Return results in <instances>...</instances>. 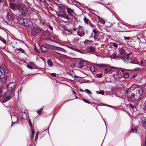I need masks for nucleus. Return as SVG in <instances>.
<instances>
[{
	"label": "nucleus",
	"mask_w": 146,
	"mask_h": 146,
	"mask_svg": "<svg viewBox=\"0 0 146 146\" xmlns=\"http://www.w3.org/2000/svg\"><path fill=\"white\" fill-rule=\"evenodd\" d=\"M143 90L137 86L134 85L126 91L127 98L133 102L141 99L143 97Z\"/></svg>",
	"instance_id": "obj_1"
},
{
	"label": "nucleus",
	"mask_w": 146,
	"mask_h": 146,
	"mask_svg": "<svg viewBox=\"0 0 146 146\" xmlns=\"http://www.w3.org/2000/svg\"><path fill=\"white\" fill-rule=\"evenodd\" d=\"M16 83L15 82H10L7 85V92L4 94L1 102L4 103L9 100L12 98V94L16 86Z\"/></svg>",
	"instance_id": "obj_2"
},
{
	"label": "nucleus",
	"mask_w": 146,
	"mask_h": 146,
	"mask_svg": "<svg viewBox=\"0 0 146 146\" xmlns=\"http://www.w3.org/2000/svg\"><path fill=\"white\" fill-rule=\"evenodd\" d=\"M27 6L26 5L23 4H21L18 5L17 10L19 12L22 14L24 13L26 11Z\"/></svg>",
	"instance_id": "obj_3"
},
{
	"label": "nucleus",
	"mask_w": 146,
	"mask_h": 146,
	"mask_svg": "<svg viewBox=\"0 0 146 146\" xmlns=\"http://www.w3.org/2000/svg\"><path fill=\"white\" fill-rule=\"evenodd\" d=\"M31 34L33 35H35L38 33L43 31V30L39 28L31 27Z\"/></svg>",
	"instance_id": "obj_4"
},
{
	"label": "nucleus",
	"mask_w": 146,
	"mask_h": 146,
	"mask_svg": "<svg viewBox=\"0 0 146 146\" xmlns=\"http://www.w3.org/2000/svg\"><path fill=\"white\" fill-rule=\"evenodd\" d=\"M32 23V22L30 20L25 19L23 25L28 27L30 26L31 25Z\"/></svg>",
	"instance_id": "obj_5"
},
{
	"label": "nucleus",
	"mask_w": 146,
	"mask_h": 146,
	"mask_svg": "<svg viewBox=\"0 0 146 146\" xmlns=\"http://www.w3.org/2000/svg\"><path fill=\"white\" fill-rule=\"evenodd\" d=\"M18 5L14 3H10L9 6L12 9L15 11L17 10Z\"/></svg>",
	"instance_id": "obj_6"
},
{
	"label": "nucleus",
	"mask_w": 146,
	"mask_h": 146,
	"mask_svg": "<svg viewBox=\"0 0 146 146\" xmlns=\"http://www.w3.org/2000/svg\"><path fill=\"white\" fill-rule=\"evenodd\" d=\"M7 70H4L3 69H1L0 70V77L3 78L7 73Z\"/></svg>",
	"instance_id": "obj_7"
},
{
	"label": "nucleus",
	"mask_w": 146,
	"mask_h": 146,
	"mask_svg": "<svg viewBox=\"0 0 146 146\" xmlns=\"http://www.w3.org/2000/svg\"><path fill=\"white\" fill-rule=\"evenodd\" d=\"M40 49L42 52H44L47 51L48 49L46 46L42 45L40 47Z\"/></svg>",
	"instance_id": "obj_8"
},
{
	"label": "nucleus",
	"mask_w": 146,
	"mask_h": 146,
	"mask_svg": "<svg viewBox=\"0 0 146 146\" xmlns=\"http://www.w3.org/2000/svg\"><path fill=\"white\" fill-rule=\"evenodd\" d=\"M77 34L78 36L82 37L84 35L85 33L84 31H77Z\"/></svg>",
	"instance_id": "obj_9"
},
{
	"label": "nucleus",
	"mask_w": 146,
	"mask_h": 146,
	"mask_svg": "<svg viewBox=\"0 0 146 146\" xmlns=\"http://www.w3.org/2000/svg\"><path fill=\"white\" fill-rule=\"evenodd\" d=\"M58 16L59 17H62L67 19H69V17L67 15L66 13H64L63 14H60Z\"/></svg>",
	"instance_id": "obj_10"
},
{
	"label": "nucleus",
	"mask_w": 146,
	"mask_h": 146,
	"mask_svg": "<svg viewBox=\"0 0 146 146\" xmlns=\"http://www.w3.org/2000/svg\"><path fill=\"white\" fill-rule=\"evenodd\" d=\"M66 9L67 13L70 15L72 16L73 15L72 13L74 12V11L71 8H67Z\"/></svg>",
	"instance_id": "obj_11"
},
{
	"label": "nucleus",
	"mask_w": 146,
	"mask_h": 146,
	"mask_svg": "<svg viewBox=\"0 0 146 146\" xmlns=\"http://www.w3.org/2000/svg\"><path fill=\"white\" fill-rule=\"evenodd\" d=\"M95 51L94 48L92 47H90L87 49V52H94Z\"/></svg>",
	"instance_id": "obj_12"
},
{
	"label": "nucleus",
	"mask_w": 146,
	"mask_h": 146,
	"mask_svg": "<svg viewBox=\"0 0 146 146\" xmlns=\"http://www.w3.org/2000/svg\"><path fill=\"white\" fill-rule=\"evenodd\" d=\"M94 65L99 67H103L104 66L108 67L109 65L107 64H94Z\"/></svg>",
	"instance_id": "obj_13"
},
{
	"label": "nucleus",
	"mask_w": 146,
	"mask_h": 146,
	"mask_svg": "<svg viewBox=\"0 0 146 146\" xmlns=\"http://www.w3.org/2000/svg\"><path fill=\"white\" fill-rule=\"evenodd\" d=\"M120 58L125 63H128L129 62V59H128L124 57H122Z\"/></svg>",
	"instance_id": "obj_14"
},
{
	"label": "nucleus",
	"mask_w": 146,
	"mask_h": 146,
	"mask_svg": "<svg viewBox=\"0 0 146 146\" xmlns=\"http://www.w3.org/2000/svg\"><path fill=\"white\" fill-rule=\"evenodd\" d=\"M25 19L21 18L19 19V24L21 25H23L24 23L25 22Z\"/></svg>",
	"instance_id": "obj_15"
},
{
	"label": "nucleus",
	"mask_w": 146,
	"mask_h": 146,
	"mask_svg": "<svg viewBox=\"0 0 146 146\" xmlns=\"http://www.w3.org/2000/svg\"><path fill=\"white\" fill-rule=\"evenodd\" d=\"M83 20L85 24H86L87 25H88L89 20L88 19L86 18L85 16H84V18L83 19Z\"/></svg>",
	"instance_id": "obj_16"
},
{
	"label": "nucleus",
	"mask_w": 146,
	"mask_h": 146,
	"mask_svg": "<svg viewBox=\"0 0 146 146\" xmlns=\"http://www.w3.org/2000/svg\"><path fill=\"white\" fill-rule=\"evenodd\" d=\"M90 69L92 72H94L95 71V68L93 65H90Z\"/></svg>",
	"instance_id": "obj_17"
},
{
	"label": "nucleus",
	"mask_w": 146,
	"mask_h": 146,
	"mask_svg": "<svg viewBox=\"0 0 146 146\" xmlns=\"http://www.w3.org/2000/svg\"><path fill=\"white\" fill-rule=\"evenodd\" d=\"M120 54L122 55H125V50L123 48H121L119 50Z\"/></svg>",
	"instance_id": "obj_18"
},
{
	"label": "nucleus",
	"mask_w": 146,
	"mask_h": 146,
	"mask_svg": "<svg viewBox=\"0 0 146 146\" xmlns=\"http://www.w3.org/2000/svg\"><path fill=\"white\" fill-rule=\"evenodd\" d=\"M65 9V7L64 6H59L58 7V9L59 11L61 12H64L63 10Z\"/></svg>",
	"instance_id": "obj_19"
},
{
	"label": "nucleus",
	"mask_w": 146,
	"mask_h": 146,
	"mask_svg": "<svg viewBox=\"0 0 146 146\" xmlns=\"http://www.w3.org/2000/svg\"><path fill=\"white\" fill-rule=\"evenodd\" d=\"M131 131L133 133H136L137 131L136 128L132 127L131 129V131H130V132L131 133Z\"/></svg>",
	"instance_id": "obj_20"
},
{
	"label": "nucleus",
	"mask_w": 146,
	"mask_h": 146,
	"mask_svg": "<svg viewBox=\"0 0 146 146\" xmlns=\"http://www.w3.org/2000/svg\"><path fill=\"white\" fill-rule=\"evenodd\" d=\"M47 63L49 66H52L53 65V64L52 61L50 59L48 60Z\"/></svg>",
	"instance_id": "obj_21"
},
{
	"label": "nucleus",
	"mask_w": 146,
	"mask_h": 146,
	"mask_svg": "<svg viewBox=\"0 0 146 146\" xmlns=\"http://www.w3.org/2000/svg\"><path fill=\"white\" fill-rule=\"evenodd\" d=\"M32 131V134L30 137V139L31 140H33L34 137L35 131L33 130H31Z\"/></svg>",
	"instance_id": "obj_22"
},
{
	"label": "nucleus",
	"mask_w": 146,
	"mask_h": 146,
	"mask_svg": "<svg viewBox=\"0 0 146 146\" xmlns=\"http://www.w3.org/2000/svg\"><path fill=\"white\" fill-rule=\"evenodd\" d=\"M17 50L20 51L21 52L23 53H25V50L22 48H17L16 49Z\"/></svg>",
	"instance_id": "obj_23"
},
{
	"label": "nucleus",
	"mask_w": 146,
	"mask_h": 146,
	"mask_svg": "<svg viewBox=\"0 0 146 146\" xmlns=\"http://www.w3.org/2000/svg\"><path fill=\"white\" fill-rule=\"evenodd\" d=\"M0 40L3 42V43L6 44V41L2 37L0 36Z\"/></svg>",
	"instance_id": "obj_24"
},
{
	"label": "nucleus",
	"mask_w": 146,
	"mask_h": 146,
	"mask_svg": "<svg viewBox=\"0 0 146 146\" xmlns=\"http://www.w3.org/2000/svg\"><path fill=\"white\" fill-rule=\"evenodd\" d=\"M78 31H84V29L83 28V27L82 26H79L78 27Z\"/></svg>",
	"instance_id": "obj_25"
},
{
	"label": "nucleus",
	"mask_w": 146,
	"mask_h": 146,
	"mask_svg": "<svg viewBox=\"0 0 146 146\" xmlns=\"http://www.w3.org/2000/svg\"><path fill=\"white\" fill-rule=\"evenodd\" d=\"M129 75L128 73H124L123 75V78H127L129 77Z\"/></svg>",
	"instance_id": "obj_26"
},
{
	"label": "nucleus",
	"mask_w": 146,
	"mask_h": 146,
	"mask_svg": "<svg viewBox=\"0 0 146 146\" xmlns=\"http://www.w3.org/2000/svg\"><path fill=\"white\" fill-rule=\"evenodd\" d=\"M130 63L134 64H138V62L135 60H131L129 62Z\"/></svg>",
	"instance_id": "obj_27"
},
{
	"label": "nucleus",
	"mask_w": 146,
	"mask_h": 146,
	"mask_svg": "<svg viewBox=\"0 0 146 146\" xmlns=\"http://www.w3.org/2000/svg\"><path fill=\"white\" fill-rule=\"evenodd\" d=\"M96 93L97 94H102V95H104V92L103 90H100L99 91H97Z\"/></svg>",
	"instance_id": "obj_28"
},
{
	"label": "nucleus",
	"mask_w": 146,
	"mask_h": 146,
	"mask_svg": "<svg viewBox=\"0 0 146 146\" xmlns=\"http://www.w3.org/2000/svg\"><path fill=\"white\" fill-rule=\"evenodd\" d=\"M57 50H60L62 51H64L65 50L64 49L58 47H57Z\"/></svg>",
	"instance_id": "obj_29"
},
{
	"label": "nucleus",
	"mask_w": 146,
	"mask_h": 146,
	"mask_svg": "<svg viewBox=\"0 0 146 146\" xmlns=\"http://www.w3.org/2000/svg\"><path fill=\"white\" fill-rule=\"evenodd\" d=\"M79 65L81 67H82L83 66V63L82 61H80L79 62Z\"/></svg>",
	"instance_id": "obj_30"
},
{
	"label": "nucleus",
	"mask_w": 146,
	"mask_h": 146,
	"mask_svg": "<svg viewBox=\"0 0 146 146\" xmlns=\"http://www.w3.org/2000/svg\"><path fill=\"white\" fill-rule=\"evenodd\" d=\"M96 75V76L98 78H101L102 77V73H100L98 74H97Z\"/></svg>",
	"instance_id": "obj_31"
},
{
	"label": "nucleus",
	"mask_w": 146,
	"mask_h": 146,
	"mask_svg": "<svg viewBox=\"0 0 146 146\" xmlns=\"http://www.w3.org/2000/svg\"><path fill=\"white\" fill-rule=\"evenodd\" d=\"M109 72V70L108 68H107L105 69L104 70V74H107Z\"/></svg>",
	"instance_id": "obj_32"
},
{
	"label": "nucleus",
	"mask_w": 146,
	"mask_h": 146,
	"mask_svg": "<svg viewBox=\"0 0 146 146\" xmlns=\"http://www.w3.org/2000/svg\"><path fill=\"white\" fill-rule=\"evenodd\" d=\"M87 9H88V11L90 13H93L95 15V14L93 13H92V12H91V11H95V10H93L92 9H90V8H87Z\"/></svg>",
	"instance_id": "obj_33"
},
{
	"label": "nucleus",
	"mask_w": 146,
	"mask_h": 146,
	"mask_svg": "<svg viewBox=\"0 0 146 146\" xmlns=\"http://www.w3.org/2000/svg\"><path fill=\"white\" fill-rule=\"evenodd\" d=\"M1 94H2L1 89V88H0V98L1 99V98H2V99L1 100V102H1V101H2V100L3 99V97H1Z\"/></svg>",
	"instance_id": "obj_34"
},
{
	"label": "nucleus",
	"mask_w": 146,
	"mask_h": 146,
	"mask_svg": "<svg viewBox=\"0 0 146 146\" xmlns=\"http://www.w3.org/2000/svg\"><path fill=\"white\" fill-rule=\"evenodd\" d=\"M112 45L114 46L115 47L117 48V47L118 46L117 44L115 43H112Z\"/></svg>",
	"instance_id": "obj_35"
},
{
	"label": "nucleus",
	"mask_w": 146,
	"mask_h": 146,
	"mask_svg": "<svg viewBox=\"0 0 146 146\" xmlns=\"http://www.w3.org/2000/svg\"><path fill=\"white\" fill-rule=\"evenodd\" d=\"M27 68H29L31 69H33V67L30 65H27Z\"/></svg>",
	"instance_id": "obj_36"
},
{
	"label": "nucleus",
	"mask_w": 146,
	"mask_h": 146,
	"mask_svg": "<svg viewBox=\"0 0 146 146\" xmlns=\"http://www.w3.org/2000/svg\"><path fill=\"white\" fill-rule=\"evenodd\" d=\"M123 37L124 38L125 40H129L131 38V37H128H128H126V36H123Z\"/></svg>",
	"instance_id": "obj_37"
},
{
	"label": "nucleus",
	"mask_w": 146,
	"mask_h": 146,
	"mask_svg": "<svg viewBox=\"0 0 146 146\" xmlns=\"http://www.w3.org/2000/svg\"><path fill=\"white\" fill-rule=\"evenodd\" d=\"M72 49L74 50L75 51H76L81 53H83V52L81 51L78 50L74 48H72Z\"/></svg>",
	"instance_id": "obj_38"
},
{
	"label": "nucleus",
	"mask_w": 146,
	"mask_h": 146,
	"mask_svg": "<svg viewBox=\"0 0 146 146\" xmlns=\"http://www.w3.org/2000/svg\"><path fill=\"white\" fill-rule=\"evenodd\" d=\"M142 124L144 123H146V118L143 119L142 121Z\"/></svg>",
	"instance_id": "obj_39"
},
{
	"label": "nucleus",
	"mask_w": 146,
	"mask_h": 146,
	"mask_svg": "<svg viewBox=\"0 0 146 146\" xmlns=\"http://www.w3.org/2000/svg\"><path fill=\"white\" fill-rule=\"evenodd\" d=\"M85 91H86L87 92L89 93V94H91V92L89 90L86 89H85Z\"/></svg>",
	"instance_id": "obj_40"
},
{
	"label": "nucleus",
	"mask_w": 146,
	"mask_h": 146,
	"mask_svg": "<svg viewBox=\"0 0 146 146\" xmlns=\"http://www.w3.org/2000/svg\"><path fill=\"white\" fill-rule=\"evenodd\" d=\"M125 56H127V57H129L130 56L132 57V55H131L130 53H129L128 54H126V55L125 54Z\"/></svg>",
	"instance_id": "obj_41"
},
{
	"label": "nucleus",
	"mask_w": 146,
	"mask_h": 146,
	"mask_svg": "<svg viewBox=\"0 0 146 146\" xmlns=\"http://www.w3.org/2000/svg\"><path fill=\"white\" fill-rule=\"evenodd\" d=\"M28 121H29V124L30 126L31 127H32V123L31 122V120L30 119H29Z\"/></svg>",
	"instance_id": "obj_42"
},
{
	"label": "nucleus",
	"mask_w": 146,
	"mask_h": 146,
	"mask_svg": "<svg viewBox=\"0 0 146 146\" xmlns=\"http://www.w3.org/2000/svg\"><path fill=\"white\" fill-rule=\"evenodd\" d=\"M83 101L84 102H86V103H88V104H90V102H89L88 101L86 100V99H83Z\"/></svg>",
	"instance_id": "obj_43"
},
{
	"label": "nucleus",
	"mask_w": 146,
	"mask_h": 146,
	"mask_svg": "<svg viewBox=\"0 0 146 146\" xmlns=\"http://www.w3.org/2000/svg\"><path fill=\"white\" fill-rule=\"evenodd\" d=\"M51 75L53 77H55L56 76V74L55 73H52L51 74Z\"/></svg>",
	"instance_id": "obj_44"
},
{
	"label": "nucleus",
	"mask_w": 146,
	"mask_h": 146,
	"mask_svg": "<svg viewBox=\"0 0 146 146\" xmlns=\"http://www.w3.org/2000/svg\"><path fill=\"white\" fill-rule=\"evenodd\" d=\"M38 133H37L36 134V136H35V141H36L37 140V139L38 137Z\"/></svg>",
	"instance_id": "obj_45"
},
{
	"label": "nucleus",
	"mask_w": 146,
	"mask_h": 146,
	"mask_svg": "<svg viewBox=\"0 0 146 146\" xmlns=\"http://www.w3.org/2000/svg\"><path fill=\"white\" fill-rule=\"evenodd\" d=\"M55 46L51 45H49V47L53 49L54 48Z\"/></svg>",
	"instance_id": "obj_46"
},
{
	"label": "nucleus",
	"mask_w": 146,
	"mask_h": 146,
	"mask_svg": "<svg viewBox=\"0 0 146 146\" xmlns=\"http://www.w3.org/2000/svg\"><path fill=\"white\" fill-rule=\"evenodd\" d=\"M89 25L90 27H94V25L90 21L89 22Z\"/></svg>",
	"instance_id": "obj_47"
},
{
	"label": "nucleus",
	"mask_w": 146,
	"mask_h": 146,
	"mask_svg": "<svg viewBox=\"0 0 146 146\" xmlns=\"http://www.w3.org/2000/svg\"><path fill=\"white\" fill-rule=\"evenodd\" d=\"M42 110V108L38 110V111H37V113L39 114H40L41 113V111Z\"/></svg>",
	"instance_id": "obj_48"
},
{
	"label": "nucleus",
	"mask_w": 146,
	"mask_h": 146,
	"mask_svg": "<svg viewBox=\"0 0 146 146\" xmlns=\"http://www.w3.org/2000/svg\"><path fill=\"white\" fill-rule=\"evenodd\" d=\"M109 72L110 73L112 72L113 71V70L111 68H109Z\"/></svg>",
	"instance_id": "obj_49"
},
{
	"label": "nucleus",
	"mask_w": 146,
	"mask_h": 146,
	"mask_svg": "<svg viewBox=\"0 0 146 146\" xmlns=\"http://www.w3.org/2000/svg\"><path fill=\"white\" fill-rule=\"evenodd\" d=\"M92 31L94 34L95 35H96V34L98 33L97 31L96 30L93 29Z\"/></svg>",
	"instance_id": "obj_50"
},
{
	"label": "nucleus",
	"mask_w": 146,
	"mask_h": 146,
	"mask_svg": "<svg viewBox=\"0 0 146 146\" xmlns=\"http://www.w3.org/2000/svg\"><path fill=\"white\" fill-rule=\"evenodd\" d=\"M48 27H49V29H50V30H53V28L50 25H48Z\"/></svg>",
	"instance_id": "obj_51"
},
{
	"label": "nucleus",
	"mask_w": 146,
	"mask_h": 146,
	"mask_svg": "<svg viewBox=\"0 0 146 146\" xmlns=\"http://www.w3.org/2000/svg\"><path fill=\"white\" fill-rule=\"evenodd\" d=\"M34 50H35L36 52H38V53H40V52H39V50H38L36 48V47L35 48H34Z\"/></svg>",
	"instance_id": "obj_52"
},
{
	"label": "nucleus",
	"mask_w": 146,
	"mask_h": 146,
	"mask_svg": "<svg viewBox=\"0 0 146 146\" xmlns=\"http://www.w3.org/2000/svg\"><path fill=\"white\" fill-rule=\"evenodd\" d=\"M142 125L143 127L146 129V123L143 124Z\"/></svg>",
	"instance_id": "obj_53"
},
{
	"label": "nucleus",
	"mask_w": 146,
	"mask_h": 146,
	"mask_svg": "<svg viewBox=\"0 0 146 146\" xmlns=\"http://www.w3.org/2000/svg\"><path fill=\"white\" fill-rule=\"evenodd\" d=\"M94 37L95 40L97 38V36L95 34L94 36Z\"/></svg>",
	"instance_id": "obj_54"
},
{
	"label": "nucleus",
	"mask_w": 146,
	"mask_h": 146,
	"mask_svg": "<svg viewBox=\"0 0 146 146\" xmlns=\"http://www.w3.org/2000/svg\"><path fill=\"white\" fill-rule=\"evenodd\" d=\"M89 42V40H85V41L84 42V44H86L87 43H88V42Z\"/></svg>",
	"instance_id": "obj_55"
},
{
	"label": "nucleus",
	"mask_w": 146,
	"mask_h": 146,
	"mask_svg": "<svg viewBox=\"0 0 146 146\" xmlns=\"http://www.w3.org/2000/svg\"><path fill=\"white\" fill-rule=\"evenodd\" d=\"M129 106L131 108H132V109H133L134 108V106H133L131 105V104H129Z\"/></svg>",
	"instance_id": "obj_56"
},
{
	"label": "nucleus",
	"mask_w": 146,
	"mask_h": 146,
	"mask_svg": "<svg viewBox=\"0 0 146 146\" xmlns=\"http://www.w3.org/2000/svg\"><path fill=\"white\" fill-rule=\"evenodd\" d=\"M103 24H104L105 23V21L104 20H102V21L100 22Z\"/></svg>",
	"instance_id": "obj_57"
},
{
	"label": "nucleus",
	"mask_w": 146,
	"mask_h": 146,
	"mask_svg": "<svg viewBox=\"0 0 146 146\" xmlns=\"http://www.w3.org/2000/svg\"><path fill=\"white\" fill-rule=\"evenodd\" d=\"M54 48L53 49L55 50H57V47L55 46Z\"/></svg>",
	"instance_id": "obj_58"
},
{
	"label": "nucleus",
	"mask_w": 146,
	"mask_h": 146,
	"mask_svg": "<svg viewBox=\"0 0 146 146\" xmlns=\"http://www.w3.org/2000/svg\"><path fill=\"white\" fill-rule=\"evenodd\" d=\"M3 79L2 78H1V77H0V83H1L2 82V79Z\"/></svg>",
	"instance_id": "obj_59"
},
{
	"label": "nucleus",
	"mask_w": 146,
	"mask_h": 146,
	"mask_svg": "<svg viewBox=\"0 0 146 146\" xmlns=\"http://www.w3.org/2000/svg\"><path fill=\"white\" fill-rule=\"evenodd\" d=\"M76 28H73V30L74 31H76Z\"/></svg>",
	"instance_id": "obj_60"
},
{
	"label": "nucleus",
	"mask_w": 146,
	"mask_h": 146,
	"mask_svg": "<svg viewBox=\"0 0 146 146\" xmlns=\"http://www.w3.org/2000/svg\"><path fill=\"white\" fill-rule=\"evenodd\" d=\"M72 92H73V93L74 94H76V92H75V91H73Z\"/></svg>",
	"instance_id": "obj_61"
},
{
	"label": "nucleus",
	"mask_w": 146,
	"mask_h": 146,
	"mask_svg": "<svg viewBox=\"0 0 146 146\" xmlns=\"http://www.w3.org/2000/svg\"><path fill=\"white\" fill-rule=\"evenodd\" d=\"M97 16V17L98 18V19H100L101 18L99 16Z\"/></svg>",
	"instance_id": "obj_62"
},
{
	"label": "nucleus",
	"mask_w": 146,
	"mask_h": 146,
	"mask_svg": "<svg viewBox=\"0 0 146 146\" xmlns=\"http://www.w3.org/2000/svg\"><path fill=\"white\" fill-rule=\"evenodd\" d=\"M145 141H146V135H145Z\"/></svg>",
	"instance_id": "obj_63"
},
{
	"label": "nucleus",
	"mask_w": 146,
	"mask_h": 146,
	"mask_svg": "<svg viewBox=\"0 0 146 146\" xmlns=\"http://www.w3.org/2000/svg\"><path fill=\"white\" fill-rule=\"evenodd\" d=\"M7 79H8L7 78V77H6V78H5V79L6 80H7Z\"/></svg>",
	"instance_id": "obj_64"
}]
</instances>
